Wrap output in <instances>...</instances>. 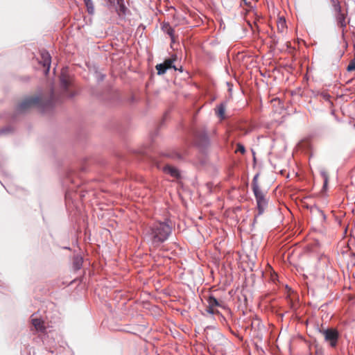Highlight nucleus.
<instances>
[{
  "instance_id": "nucleus-3",
  "label": "nucleus",
  "mask_w": 355,
  "mask_h": 355,
  "mask_svg": "<svg viewBox=\"0 0 355 355\" xmlns=\"http://www.w3.org/2000/svg\"><path fill=\"white\" fill-rule=\"evenodd\" d=\"M333 7L334 16L336 19L337 26L343 29L346 28L348 21L347 20V10H343L340 3L338 0H331Z\"/></svg>"
},
{
  "instance_id": "nucleus-28",
  "label": "nucleus",
  "mask_w": 355,
  "mask_h": 355,
  "mask_svg": "<svg viewBox=\"0 0 355 355\" xmlns=\"http://www.w3.org/2000/svg\"><path fill=\"white\" fill-rule=\"evenodd\" d=\"M354 127H355V123H354Z\"/></svg>"
},
{
  "instance_id": "nucleus-4",
  "label": "nucleus",
  "mask_w": 355,
  "mask_h": 355,
  "mask_svg": "<svg viewBox=\"0 0 355 355\" xmlns=\"http://www.w3.org/2000/svg\"><path fill=\"white\" fill-rule=\"evenodd\" d=\"M257 202V207L258 210L257 216H261L263 214L268 205V198L266 196V191L263 190L253 192Z\"/></svg>"
},
{
  "instance_id": "nucleus-14",
  "label": "nucleus",
  "mask_w": 355,
  "mask_h": 355,
  "mask_svg": "<svg viewBox=\"0 0 355 355\" xmlns=\"http://www.w3.org/2000/svg\"><path fill=\"white\" fill-rule=\"evenodd\" d=\"M258 177H259V174H256L252 179V190L253 192L261 190L258 184Z\"/></svg>"
},
{
  "instance_id": "nucleus-23",
  "label": "nucleus",
  "mask_w": 355,
  "mask_h": 355,
  "mask_svg": "<svg viewBox=\"0 0 355 355\" xmlns=\"http://www.w3.org/2000/svg\"><path fill=\"white\" fill-rule=\"evenodd\" d=\"M207 311L211 315H214L218 313V311L214 309V307L213 306H210L209 304L208 306L207 307Z\"/></svg>"
},
{
  "instance_id": "nucleus-21",
  "label": "nucleus",
  "mask_w": 355,
  "mask_h": 355,
  "mask_svg": "<svg viewBox=\"0 0 355 355\" xmlns=\"http://www.w3.org/2000/svg\"><path fill=\"white\" fill-rule=\"evenodd\" d=\"M277 26H278V29L281 31V32H283L286 28V21L285 20H282V19H280L279 21L278 22V24H277Z\"/></svg>"
},
{
  "instance_id": "nucleus-20",
  "label": "nucleus",
  "mask_w": 355,
  "mask_h": 355,
  "mask_svg": "<svg viewBox=\"0 0 355 355\" xmlns=\"http://www.w3.org/2000/svg\"><path fill=\"white\" fill-rule=\"evenodd\" d=\"M119 8L116 9V12L118 14L120 15H125L126 12V7L125 6L124 3L119 4Z\"/></svg>"
},
{
  "instance_id": "nucleus-1",
  "label": "nucleus",
  "mask_w": 355,
  "mask_h": 355,
  "mask_svg": "<svg viewBox=\"0 0 355 355\" xmlns=\"http://www.w3.org/2000/svg\"><path fill=\"white\" fill-rule=\"evenodd\" d=\"M60 86L61 94L55 98L54 91L52 89L49 98L44 99L39 96H31L24 99L16 107V112L19 114L24 113L33 107H38L43 112L53 107L57 102H61L64 98H71L76 93L72 90V78L69 75L67 69H62L60 76Z\"/></svg>"
},
{
  "instance_id": "nucleus-12",
  "label": "nucleus",
  "mask_w": 355,
  "mask_h": 355,
  "mask_svg": "<svg viewBox=\"0 0 355 355\" xmlns=\"http://www.w3.org/2000/svg\"><path fill=\"white\" fill-rule=\"evenodd\" d=\"M347 246L349 248L352 256L355 257V237L351 236L349 239Z\"/></svg>"
},
{
  "instance_id": "nucleus-25",
  "label": "nucleus",
  "mask_w": 355,
  "mask_h": 355,
  "mask_svg": "<svg viewBox=\"0 0 355 355\" xmlns=\"http://www.w3.org/2000/svg\"><path fill=\"white\" fill-rule=\"evenodd\" d=\"M105 1H106V3L107 4L108 6H112L114 5L115 0H105Z\"/></svg>"
},
{
  "instance_id": "nucleus-27",
  "label": "nucleus",
  "mask_w": 355,
  "mask_h": 355,
  "mask_svg": "<svg viewBox=\"0 0 355 355\" xmlns=\"http://www.w3.org/2000/svg\"><path fill=\"white\" fill-rule=\"evenodd\" d=\"M117 1V4H121V3H123V0H116Z\"/></svg>"
},
{
  "instance_id": "nucleus-24",
  "label": "nucleus",
  "mask_w": 355,
  "mask_h": 355,
  "mask_svg": "<svg viewBox=\"0 0 355 355\" xmlns=\"http://www.w3.org/2000/svg\"><path fill=\"white\" fill-rule=\"evenodd\" d=\"M347 70L349 71L355 70V57H354V59L348 65Z\"/></svg>"
},
{
  "instance_id": "nucleus-19",
  "label": "nucleus",
  "mask_w": 355,
  "mask_h": 355,
  "mask_svg": "<svg viewBox=\"0 0 355 355\" xmlns=\"http://www.w3.org/2000/svg\"><path fill=\"white\" fill-rule=\"evenodd\" d=\"M209 144V138L206 135H202L200 138V141H198V144L202 146H206Z\"/></svg>"
},
{
  "instance_id": "nucleus-16",
  "label": "nucleus",
  "mask_w": 355,
  "mask_h": 355,
  "mask_svg": "<svg viewBox=\"0 0 355 355\" xmlns=\"http://www.w3.org/2000/svg\"><path fill=\"white\" fill-rule=\"evenodd\" d=\"M225 110V109L223 104H220L217 107L216 113H217L218 116L219 117H220L221 119H224Z\"/></svg>"
},
{
  "instance_id": "nucleus-29",
  "label": "nucleus",
  "mask_w": 355,
  "mask_h": 355,
  "mask_svg": "<svg viewBox=\"0 0 355 355\" xmlns=\"http://www.w3.org/2000/svg\"><path fill=\"white\" fill-rule=\"evenodd\" d=\"M243 1H245V0H243Z\"/></svg>"
},
{
  "instance_id": "nucleus-9",
  "label": "nucleus",
  "mask_w": 355,
  "mask_h": 355,
  "mask_svg": "<svg viewBox=\"0 0 355 355\" xmlns=\"http://www.w3.org/2000/svg\"><path fill=\"white\" fill-rule=\"evenodd\" d=\"M207 302L210 306L214 307H225V303L223 300H217L214 295H210L207 299Z\"/></svg>"
},
{
  "instance_id": "nucleus-5",
  "label": "nucleus",
  "mask_w": 355,
  "mask_h": 355,
  "mask_svg": "<svg viewBox=\"0 0 355 355\" xmlns=\"http://www.w3.org/2000/svg\"><path fill=\"white\" fill-rule=\"evenodd\" d=\"M324 336V340L332 348H336L338 345V341L340 338L339 332L337 329L333 328H328L321 331Z\"/></svg>"
},
{
  "instance_id": "nucleus-26",
  "label": "nucleus",
  "mask_w": 355,
  "mask_h": 355,
  "mask_svg": "<svg viewBox=\"0 0 355 355\" xmlns=\"http://www.w3.org/2000/svg\"><path fill=\"white\" fill-rule=\"evenodd\" d=\"M315 209L318 211V212H320V213L321 214V215L322 216V217L324 218H325V216H324V213H323L321 210H320L319 209H318L317 207H316Z\"/></svg>"
},
{
  "instance_id": "nucleus-13",
  "label": "nucleus",
  "mask_w": 355,
  "mask_h": 355,
  "mask_svg": "<svg viewBox=\"0 0 355 355\" xmlns=\"http://www.w3.org/2000/svg\"><path fill=\"white\" fill-rule=\"evenodd\" d=\"M87 8V12L92 15L94 14V6L92 0H83Z\"/></svg>"
},
{
  "instance_id": "nucleus-17",
  "label": "nucleus",
  "mask_w": 355,
  "mask_h": 355,
  "mask_svg": "<svg viewBox=\"0 0 355 355\" xmlns=\"http://www.w3.org/2000/svg\"><path fill=\"white\" fill-rule=\"evenodd\" d=\"M320 175L324 179V184H323V188L324 189H326L327 186V184H328V180H329V176H328V174L327 173V171H325L324 170H322L320 171Z\"/></svg>"
},
{
  "instance_id": "nucleus-15",
  "label": "nucleus",
  "mask_w": 355,
  "mask_h": 355,
  "mask_svg": "<svg viewBox=\"0 0 355 355\" xmlns=\"http://www.w3.org/2000/svg\"><path fill=\"white\" fill-rule=\"evenodd\" d=\"M155 67L159 75L165 73L167 70V67H166V64H164L163 63L157 64Z\"/></svg>"
},
{
  "instance_id": "nucleus-11",
  "label": "nucleus",
  "mask_w": 355,
  "mask_h": 355,
  "mask_svg": "<svg viewBox=\"0 0 355 355\" xmlns=\"http://www.w3.org/2000/svg\"><path fill=\"white\" fill-rule=\"evenodd\" d=\"M83 265V258L80 256H75L73 260V267L77 270L80 269Z\"/></svg>"
},
{
  "instance_id": "nucleus-7",
  "label": "nucleus",
  "mask_w": 355,
  "mask_h": 355,
  "mask_svg": "<svg viewBox=\"0 0 355 355\" xmlns=\"http://www.w3.org/2000/svg\"><path fill=\"white\" fill-rule=\"evenodd\" d=\"M41 59L40 62L42 63L43 67L45 68V73L47 74L49 71L51 62V58L49 52L42 51L41 52Z\"/></svg>"
},
{
  "instance_id": "nucleus-22",
  "label": "nucleus",
  "mask_w": 355,
  "mask_h": 355,
  "mask_svg": "<svg viewBox=\"0 0 355 355\" xmlns=\"http://www.w3.org/2000/svg\"><path fill=\"white\" fill-rule=\"evenodd\" d=\"M236 152H240L242 154H244L245 153V148L244 146L240 143L237 144L236 145Z\"/></svg>"
},
{
  "instance_id": "nucleus-18",
  "label": "nucleus",
  "mask_w": 355,
  "mask_h": 355,
  "mask_svg": "<svg viewBox=\"0 0 355 355\" xmlns=\"http://www.w3.org/2000/svg\"><path fill=\"white\" fill-rule=\"evenodd\" d=\"M175 61V59H168V60H166L163 64H166V67H167V69H171V68H173L175 70H177L176 67H175V65H173V62Z\"/></svg>"
},
{
  "instance_id": "nucleus-6",
  "label": "nucleus",
  "mask_w": 355,
  "mask_h": 355,
  "mask_svg": "<svg viewBox=\"0 0 355 355\" xmlns=\"http://www.w3.org/2000/svg\"><path fill=\"white\" fill-rule=\"evenodd\" d=\"M31 324L34 327L35 331L41 335H44L46 331V328L44 325V321L38 316L37 313H33L31 315Z\"/></svg>"
},
{
  "instance_id": "nucleus-8",
  "label": "nucleus",
  "mask_w": 355,
  "mask_h": 355,
  "mask_svg": "<svg viewBox=\"0 0 355 355\" xmlns=\"http://www.w3.org/2000/svg\"><path fill=\"white\" fill-rule=\"evenodd\" d=\"M164 171L175 178H179L180 176L178 169L170 165L165 166L164 167Z\"/></svg>"
},
{
  "instance_id": "nucleus-10",
  "label": "nucleus",
  "mask_w": 355,
  "mask_h": 355,
  "mask_svg": "<svg viewBox=\"0 0 355 355\" xmlns=\"http://www.w3.org/2000/svg\"><path fill=\"white\" fill-rule=\"evenodd\" d=\"M162 30L164 32H165L166 34H168L171 39L172 42H175V36L174 33L175 31L173 28H172L168 23H165L162 26Z\"/></svg>"
},
{
  "instance_id": "nucleus-2",
  "label": "nucleus",
  "mask_w": 355,
  "mask_h": 355,
  "mask_svg": "<svg viewBox=\"0 0 355 355\" xmlns=\"http://www.w3.org/2000/svg\"><path fill=\"white\" fill-rule=\"evenodd\" d=\"M172 227L167 221H155L146 229L145 239L153 248H159L169 237Z\"/></svg>"
}]
</instances>
